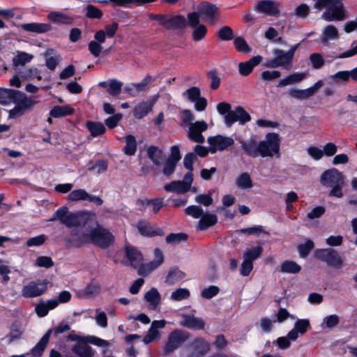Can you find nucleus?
<instances>
[{
	"label": "nucleus",
	"instance_id": "60",
	"mask_svg": "<svg viewBox=\"0 0 357 357\" xmlns=\"http://www.w3.org/2000/svg\"><path fill=\"white\" fill-rule=\"evenodd\" d=\"M185 212L188 215L192 216L195 219L201 218L204 213L202 208L196 205H191L188 206L185 209Z\"/></svg>",
	"mask_w": 357,
	"mask_h": 357
},
{
	"label": "nucleus",
	"instance_id": "15",
	"mask_svg": "<svg viewBox=\"0 0 357 357\" xmlns=\"http://www.w3.org/2000/svg\"><path fill=\"white\" fill-rule=\"evenodd\" d=\"M154 259L146 264H142L138 270L139 275H147L156 269L164 261V256L159 248H155L153 250Z\"/></svg>",
	"mask_w": 357,
	"mask_h": 357
},
{
	"label": "nucleus",
	"instance_id": "19",
	"mask_svg": "<svg viewBox=\"0 0 357 357\" xmlns=\"http://www.w3.org/2000/svg\"><path fill=\"white\" fill-rule=\"evenodd\" d=\"M310 328V321L307 319H298L295 324L294 328L288 333V337L291 341H295L298 338V335L305 334Z\"/></svg>",
	"mask_w": 357,
	"mask_h": 357
},
{
	"label": "nucleus",
	"instance_id": "61",
	"mask_svg": "<svg viewBox=\"0 0 357 357\" xmlns=\"http://www.w3.org/2000/svg\"><path fill=\"white\" fill-rule=\"evenodd\" d=\"M156 79L153 78L149 74L146 75V77L139 83H133L132 86H135L137 93L145 91L149 84Z\"/></svg>",
	"mask_w": 357,
	"mask_h": 357
},
{
	"label": "nucleus",
	"instance_id": "35",
	"mask_svg": "<svg viewBox=\"0 0 357 357\" xmlns=\"http://www.w3.org/2000/svg\"><path fill=\"white\" fill-rule=\"evenodd\" d=\"M86 127L93 137L101 135L106 131L105 126L101 122L88 121Z\"/></svg>",
	"mask_w": 357,
	"mask_h": 357
},
{
	"label": "nucleus",
	"instance_id": "29",
	"mask_svg": "<svg viewBox=\"0 0 357 357\" xmlns=\"http://www.w3.org/2000/svg\"><path fill=\"white\" fill-rule=\"evenodd\" d=\"M17 93H19L20 94H16V96H15L13 102L15 105H20V107L25 111L31 108L36 104V101L28 98L24 92L17 90Z\"/></svg>",
	"mask_w": 357,
	"mask_h": 357
},
{
	"label": "nucleus",
	"instance_id": "9",
	"mask_svg": "<svg viewBox=\"0 0 357 357\" xmlns=\"http://www.w3.org/2000/svg\"><path fill=\"white\" fill-rule=\"evenodd\" d=\"M156 169L165 176L172 175L181 158H150Z\"/></svg>",
	"mask_w": 357,
	"mask_h": 357
},
{
	"label": "nucleus",
	"instance_id": "20",
	"mask_svg": "<svg viewBox=\"0 0 357 357\" xmlns=\"http://www.w3.org/2000/svg\"><path fill=\"white\" fill-rule=\"evenodd\" d=\"M105 35L102 31H97L94 34V40L89 42L88 49L90 53L95 57H98L102 52L101 44L104 43Z\"/></svg>",
	"mask_w": 357,
	"mask_h": 357
},
{
	"label": "nucleus",
	"instance_id": "49",
	"mask_svg": "<svg viewBox=\"0 0 357 357\" xmlns=\"http://www.w3.org/2000/svg\"><path fill=\"white\" fill-rule=\"evenodd\" d=\"M86 17L89 19L100 20L103 16L102 11L98 7L89 4L86 6Z\"/></svg>",
	"mask_w": 357,
	"mask_h": 357
},
{
	"label": "nucleus",
	"instance_id": "8",
	"mask_svg": "<svg viewBox=\"0 0 357 357\" xmlns=\"http://www.w3.org/2000/svg\"><path fill=\"white\" fill-rule=\"evenodd\" d=\"M59 220L68 227H75L81 224L80 215L70 212L67 207L63 206L59 208L54 214L51 221Z\"/></svg>",
	"mask_w": 357,
	"mask_h": 357
},
{
	"label": "nucleus",
	"instance_id": "57",
	"mask_svg": "<svg viewBox=\"0 0 357 357\" xmlns=\"http://www.w3.org/2000/svg\"><path fill=\"white\" fill-rule=\"evenodd\" d=\"M119 29V24L116 22H113L111 24H106L105 26L104 29H100L99 31H102L105 35V41L106 40V38L108 37L109 38H113Z\"/></svg>",
	"mask_w": 357,
	"mask_h": 357
},
{
	"label": "nucleus",
	"instance_id": "32",
	"mask_svg": "<svg viewBox=\"0 0 357 357\" xmlns=\"http://www.w3.org/2000/svg\"><path fill=\"white\" fill-rule=\"evenodd\" d=\"M74 109L69 105H56L50 112V116L53 118H61L72 115Z\"/></svg>",
	"mask_w": 357,
	"mask_h": 357
},
{
	"label": "nucleus",
	"instance_id": "48",
	"mask_svg": "<svg viewBox=\"0 0 357 357\" xmlns=\"http://www.w3.org/2000/svg\"><path fill=\"white\" fill-rule=\"evenodd\" d=\"M234 45L236 50L239 52L249 53L252 50L245 38L241 36L236 37L234 39Z\"/></svg>",
	"mask_w": 357,
	"mask_h": 357
},
{
	"label": "nucleus",
	"instance_id": "43",
	"mask_svg": "<svg viewBox=\"0 0 357 357\" xmlns=\"http://www.w3.org/2000/svg\"><path fill=\"white\" fill-rule=\"evenodd\" d=\"M164 189L167 192H176L178 194H183L188 190L181 181H172L164 186Z\"/></svg>",
	"mask_w": 357,
	"mask_h": 357
},
{
	"label": "nucleus",
	"instance_id": "24",
	"mask_svg": "<svg viewBox=\"0 0 357 357\" xmlns=\"http://www.w3.org/2000/svg\"><path fill=\"white\" fill-rule=\"evenodd\" d=\"M72 351L78 357H93V349L86 344L85 340L79 341L73 347Z\"/></svg>",
	"mask_w": 357,
	"mask_h": 357
},
{
	"label": "nucleus",
	"instance_id": "50",
	"mask_svg": "<svg viewBox=\"0 0 357 357\" xmlns=\"http://www.w3.org/2000/svg\"><path fill=\"white\" fill-rule=\"evenodd\" d=\"M107 161L103 159H100L96 161L93 164L89 166L87 169L91 172H95L97 174L105 172L107 169Z\"/></svg>",
	"mask_w": 357,
	"mask_h": 357
},
{
	"label": "nucleus",
	"instance_id": "55",
	"mask_svg": "<svg viewBox=\"0 0 357 357\" xmlns=\"http://www.w3.org/2000/svg\"><path fill=\"white\" fill-rule=\"evenodd\" d=\"M47 17L50 20L56 23L68 24L70 20L69 17L66 14L56 11L50 13Z\"/></svg>",
	"mask_w": 357,
	"mask_h": 357
},
{
	"label": "nucleus",
	"instance_id": "62",
	"mask_svg": "<svg viewBox=\"0 0 357 357\" xmlns=\"http://www.w3.org/2000/svg\"><path fill=\"white\" fill-rule=\"evenodd\" d=\"M207 77L211 81L210 88L212 90H216L220 87L221 79L218 76V73L213 70L207 73Z\"/></svg>",
	"mask_w": 357,
	"mask_h": 357
},
{
	"label": "nucleus",
	"instance_id": "17",
	"mask_svg": "<svg viewBox=\"0 0 357 357\" xmlns=\"http://www.w3.org/2000/svg\"><path fill=\"white\" fill-rule=\"evenodd\" d=\"M158 98V95L154 96L150 100H143L139 102L134 108L133 115L138 119H143L151 111H152L154 105Z\"/></svg>",
	"mask_w": 357,
	"mask_h": 357
},
{
	"label": "nucleus",
	"instance_id": "1",
	"mask_svg": "<svg viewBox=\"0 0 357 357\" xmlns=\"http://www.w3.org/2000/svg\"><path fill=\"white\" fill-rule=\"evenodd\" d=\"M343 0H316L314 8L318 10L326 8L322 18L327 22L342 21L347 17Z\"/></svg>",
	"mask_w": 357,
	"mask_h": 357
},
{
	"label": "nucleus",
	"instance_id": "45",
	"mask_svg": "<svg viewBox=\"0 0 357 357\" xmlns=\"http://www.w3.org/2000/svg\"><path fill=\"white\" fill-rule=\"evenodd\" d=\"M241 146L245 154L248 155L259 153L258 144H257L256 141L253 139H250L246 142H243Z\"/></svg>",
	"mask_w": 357,
	"mask_h": 357
},
{
	"label": "nucleus",
	"instance_id": "33",
	"mask_svg": "<svg viewBox=\"0 0 357 357\" xmlns=\"http://www.w3.org/2000/svg\"><path fill=\"white\" fill-rule=\"evenodd\" d=\"M339 38V33L337 28L333 25L326 26L322 32L321 43L327 45L331 40H336Z\"/></svg>",
	"mask_w": 357,
	"mask_h": 357
},
{
	"label": "nucleus",
	"instance_id": "14",
	"mask_svg": "<svg viewBox=\"0 0 357 357\" xmlns=\"http://www.w3.org/2000/svg\"><path fill=\"white\" fill-rule=\"evenodd\" d=\"M90 229L84 231L82 229H73L69 236L66 238L68 244L79 247L85 243H90Z\"/></svg>",
	"mask_w": 357,
	"mask_h": 357
},
{
	"label": "nucleus",
	"instance_id": "6",
	"mask_svg": "<svg viewBox=\"0 0 357 357\" xmlns=\"http://www.w3.org/2000/svg\"><path fill=\"white\" fill-rule=\"evenodd\" d=\"M90 243L99 246L101 248L109 247L114 241L112 234L106 229L99 225L90 229Z\"/></svg>",
	"mask_w": 357,
	"mask_h": 357
},
{
	"label": "nucleus",
	"instance_id": "53",
	"mask_svg": "<svg viewBox=\"0 0 357 357\" xmlns=\"http://www.w3.org/2000/svg\"><path fill=\"white\" fill-rule=\"evenodd\" d=\"M192 29V38L194 41H200L205 38L207 33V29L204 24H200Z\"/></svg>",
	"mask_w": 357,
	"mask_h": 357
},
{
	"label": "nucleus",
	"instance_id": "28",
	"mask_svg": "<svg viewBox=\"0 0 357 357\" xmlns=\"http://www.w3.org/2000/svg\"><path fill=\"white\" fill-rule=\"evenodd\" d=\"M218 222L215 214L206 213L202 216L197 223V228L201 231L206 230L210 227L215 225Z\"/></svg>",
	"mask_w": 357,
	"mask_h": 357
},
{
	"label": "nucleus",
	"instance_id": "41",
	"mask_svg": "<svg viewBox=\"0 0 357 357\" xmlns=\"http://www.w3.org/2000/svg\"><path fill=\"white\" fill-rule=\"evenodd\" d=\"M236 185L241 189H250L253 186L252 181L248 173H243L236 179Z\"/></svg>",
	"mask_w": 357,
	"mask_h": 357
},
{
	"label": "nucleus",
	"instance_id": "12",
	"mask_svg": "<svg viewBox=\"0 0 357 357\" xmlns=\"http://www.w3.org/2000/svg\"><path fill=\"white\" fill-rule=\"evenodd\" d=\"M251 121L250 115L242 106H237L233 112L225 116V123L227 127L231 126L235 122L245 124Z\"/></svg>",
	"mask_w": 357,
	"mask_h": 357
},
{
	"label": "nucleus",
	"instance_id": "54",
	"mask_svg": "<svg viewBox=\"0 0 357 357\" xmlns=\"http://www.w3.org/2000/svg\"><path fill=\"white\" fill-rule=\"evenodd\" d=\"M190 293L188 289L178 288L171 294V298L175 301H181L182 300L188 299L190 297Z\"/></svg>",
	"mask_w": 357,
	"mask_h": 357
},
{
	"label": "nucleus",
	"instance_id": "30",
	"mask_svg": "<svg viewBox=\"0 0 357 357\" xmlns=\"http://www.w3.org/2000/svg\"><path fill=\"white\" fill-rule=\"evenodd\" d=\"M52 333V330H48L40 339V340L31 350V353L33 356L40 357L43 355V351L49 342Z\"/></svg>",
	"mask_w": 357,
	"mask_h": 357
},
{
	"label": "nucleus",
	"instance_id": "44",
	"mask_svg": "<svg viewBox=\"0 0 357 357\" xmlns=\"http://www.w3.org/2000/svg\"><path fill=\"white\" fill-rule=\"evenodd\" d=\"M109 87L107 89V93L112 96H117L121 93L123 83L116 79H109Z\"/></svg>",
	"mask_w": 357,
	"mask_h": 357
},
{
	"label": "nucleus",
	"instance_id": "21",
	"mask_svg": "<svg viewBox=\"0 0 357 357\" xmlns=\"http://www.w3.org/2000/svg\"><path fill=\"white\" fill-rule=\"evenodd\" d=\"M262 61V56L260 55L255 56L247 61L240 62L238 63V73L242 76H248L253 71L255 66L259 65Z\"/></svg>",
	"mask_w": 357,
	"mask_h": 357
},
{
	"label": "nucleus",
	"instance_id": "2",
	"mask_svg": "<svg viewBox=\"0 0 357 357\" xmlns=\"http://www.w3.org/2000/svg\"><path fill=\"white\" fill-rule=\"evenodd\" d=\"M321 183L326 186L332 188L328 195L341 198L343 196L342 188L344 185V179L341 172L336 169L325 171L321 176Z\"/></svg>",
	"mask_w": 357,
	"mask_h": 357
},
{
	"label": "nucleus",
	"instance_id": "56",
	"mask_svg": "<svg viewBox=\"0 0 357 357\" xmlns=\"http://www.w3.org/2000/svg\"><path fill=\"white\" fill-rule=\"evenodd\" d=\"M181 119L180 126L181 127L190 126L195 119V116L190 109H186L181 112Z\"/></svg>",
	"mask_w": 357,
	"mask_h": 357
},
{
	"label": "nucleus",
	"instance_id": "64",
	"mask_svg": "<svg viewBox=\"0 0 357 357\" xmlns=\"http://www.w3.org/2000/svg\"><path fill=\"white\" fill-rule=\"evenodd\" d=\"M310 61L314 69H319L324 65V59L319 53H313L310 56Z\"/></svg>",
	"mask_w": 357,
	"mask_h": 357
},
{
	"label": "nucleus",
	"instance_id": "16",
	"mask_svg": "<svg viewBox=\"0 0 357 357\" xmlns=\"http://www.w3.org/2000/svg\"><path fill=\"white\" fill-rule=\"evenodd\" d=\"M255 9L268 16L278 17L280 14L279 4L273 0L259 1L256 4Z\"/></svg>",
	"mask_w": 357,
	"mask_h": 357
},
{
	"label": "nucleus",
	"instance_id": "39",
	"mask_svg": "<svg viewBox=\"0 0 357 357\" xmlns=\"http://www.w3.org/2000/svg\"><path fill=\"white\" fill-rule=\"evenodd\" d=\"M185 277V273L178 268H172L165 279V282L169 284H174Z\"/></svg>",
	"mask_w": 357,
	"mask_h": 357
},
{
	"label": "nucleus",
	"instance_id": "31",
	"mask_svg": "<svg viewBox=\"0 0 357 357\" xmlns=\"http://www.w3.org/2000/svg\"><path fill=\"white\" fill-rule=\"evenodd\" d=\"M187 26V22L184 16L177 15L167 20V29H183Z\"/></svg>",
	"mask_w": 357,
	"mask_h": 357
},
{
	"label": "nucleus",
	"instance_id": "23",
	"mask_svg": "<svg viewBox=\"0 0 357 357\" xmlns=\"http://www.w3.org/2000/svg\"><path fill=\"white\" fill-rule=\"evenodd\" d=\"M180 325L190 329L201 330L204 328L205 322L192 315L183 314Z\"/></svg>",
	"mask_w": 357,
	"mask_h": 357
},
{
	"label": "nucleus",
	"instance_id": "7",
	"mask_svg": "<svg viewBox=\"0 0 357 357\" xmlns=\"http://www.w3.org/2000/svg\"><path fill=\"white\" fill-rule=\"evenodd\" d=\"M189 339V333L176 329L173 331L168 337L164 348L165 354H171Z\"/></svg>",
	"mask_w": 357,
	"mask_h": 357
},
{
	"label": "nucleus",
	"instance_id": "18",
	"mask_svg": "<svg viewBox=\"0 0 357 357\" xmlns=\"http://www.w3.org/2000/svg\"><path fill=\"white\" fill-rule=\"evenodd\" d=\"M136 226L139 234L144 236L152 237L164 235L163 231L160 227L150 222L139 221Z\"/></svg>",
	"mask_w": 357,
	"mask_h": 357
},
{
	"label": "nucleus",
	"instance_id": "38",
	"mask_svg": "<svg viewBox=\"0 0 357 357\" xmlns=\"http://www.w3.org/2000/svg\"><path fill=\"white\" fill-rule=\"evenodd\" d=\"M301 267L296 262L290 260H286L282 263L280 271L282 273L296 274L298 273Z\"/></svg>",
	"mask_w": 357,
	"mask_h": 357
},
{
	"label": "nucleus",
	"instance_id": "25",
	"mask_svg": "<svg viewBox=\"0 0 357 357\" xmlns=\"http://www.w3.org/2000/svg\"><path fill=\"white\" fill-rule=\"evenodd\" d=\"M198 11L200 15H204L208 21L212 22L218 14V10L215 4L203 2L199 6Z\"/></svg>",
	"mask_w": 357,
	"mask_h": 357
},
{
	"label": "nucleus",
	"instance_id": "13",
	"mask_svg": "<svg viewBox=\"0 0 357 357\" xmlns=\"http://www.w3.org/2000/svg\"><path fill=\"white\" fill-rule=\"evenodd\" d=\"M324 84L323 80L320 79L315 82L312 86L306 89H289L287 93L291 98L298 100H305L313 96L317 91Z\"/></svg>",
	"mask_w": 357,
	"mask_h": 357
},
{
	"label": "nucleus",
	"instance_id": "4",
	"mask_svg": "<svg viewBox=\"0 0 357 357\" xmlns=\"http://www.w3.org/2000/svg\"><path fill=\"white\" fill-rule=\"evenodd\" d=\"M314 255L317 259L326 263L328 266L340 268L344 265L343 257L333 248L317 249Z\"/></svg>",
	"mask_w": 357,
	"mask_h": 357
},
{
	"label": "nucleus",
	"instance_id": "11",
	"mask_svg": "<svg viewBox=\"0 0 357 357\" xmlns=\"http://www.w3.org/2000/svg\"><path fill=\"white\" fill-rule=\"evenodd\" d=\"M48 284L49 281L47 280L32 281L23 287L22 295L25 298L39 296L46 291Z\"/></svg>",
	"mask_w": 357,
	"mask_h": 357
},
{
	"label": "nucleus",
	"instance_id": "5",
	"mask_svg": "<svg viewBox=\"0 0 357 357\" xmlns=\"http://www.w3.org/2000/svg\"><path fill=\"white\" fill-rule=\"evenodd\" d=\"M279 135L275 132L266 135V140L258 144V152L261 156H273L278 155L280 151Z\"/></svg>",
	"mask_w": 357,
	"mask_h": 357
},
{
	"label": "nucleus",
	"instance_id": "34",
	"mask_svg": "<svg viewBox=\"0 0 357 357\" xmlns=\"http://www.w3.org/2000/svg\"><path fill=\"white\" fill-rule=\"evenodd\" d=\"M17 90L13 89L0 88V105H7L13 102L15 96L20 94Z\"/></svg>",
	"mask_w": 357,
	"mask_h": 357
},
{
	"label": "nucleus",
	"instance_id": "63",
	"mask_svg": "<svg viewBox=\"0 0 357 357\" xmlns=\"http://www.w3.org/2000/svg\"><path fill=\"white\" fill-rule=\"evenodd\" d=\"M100 286L98 284L90 283L82 291L81 296H95L99 293Z\"/></svg>",
	"mask_w": 357,
	"mask_h": 357
},
{
	"label": "nucleus",
	"instance_id": "3",
	"mask_svg": "<svg viewBox=\"0 0 357 357\" xmlns=\"http://www.w3.org/2000/svg\"><path fill=\"white\" fill-rule=\"evenodd\" d=\"M300 43L291 47L287 51L284 52L280 49H274L273 54L274 58L267 59L264 63V66L268 68H276L280 66L284 67L285 69H290L292 66V61L296 50L300 45Z\"/></svg>",
	"mask_w": 357,
	"mask_h": 357
},
{
	"label": "nucleus",
	"instance_id": "22",
	"mask_svg": "<svg viewBox=\"0 0 357 357\" xmlns=\"http://www.w3.org/2000/svg\"><path fill=\"white\" fill-rule=\"evenodd\" d=\"M19 28L29 33H45L51 30L52 26L47 23L31 22L21 24Z\"/></svg>",
	"mask_w": 357,
	"mask_h": 357
},
{
	"label": "nucleus",
	"instance_id": "40",
	"mask_svg": "<svg viewBox=\"0 0 357 357\" xmlns=\"http://www.w3.org/2000/svg\"><path fill=\"white\" fill-rule=\"evenodd\" d=\"M263 248L261 245L247 249L243 253V259L252 262L261 255Z\"/></svg>",
	"mask_w": 357,
	"mask_h": 357
},
{
	"label": "nucleus",
	"instance_id": "37",
	"mask_svg": "<svg viewBox=\"0 0 357 357\" xmlns=\"http://www.w3.org/2000/svg\"><path fill=\"white\" fill-rule=\"evenodd\" d=\"M305 77V74L296 73L287 76L285 78L280 80L277 87L282 88L289 84L297 83L302 81Z\"/></svg>",
	"mask_w": 357,
	"mask_h": 357
},
{
	"label": "nucleus",
	"instance_id": "36",
	"mask_svg": "<svg viewBox=\"0 0 357 357\" xmlns=\"http://www.w3.org/2000/svg\"><path fill=\"white\" fill-rule=\"evenodd\" d=\"M54 53V50L53 49H48L45 53V65L47 68L50 70H54L61 60L60 56L58 54L49 56Z\"/></svg>",
	"mask_w": 357,
	"mask_h": 357
},
{
	"label": "nucleus",
	"instance_id": "51",
	"mask_svg": "<svg viewBox=\"0 0 357 357\" xmlns=\"http://www.w3.org/2000/svg\"><path fill=\"white\" fill-rule=\"evenodd\" d=\"M88 192L84 189H78L71 191L68 195V199L71 202L85 201L87 199Z\"/></svg>",
	"mask_w": 357,
	"mask_h": 357
},
{
	"label": "nucleus",
	"instance_id": "52",
	"mask_svg": "<svg viewBox=\"0 0 357 357\" xmlns=\"http://www.w3.org/2000/svg\"><path fill=\"white\" fill-rule=\"evenodd\" d=\"M220 40L222 41H229L234 39V34L232 29L228 26L221 27L217 33Z\"/></svg>",
	"mask_w": 357,
	"mask_h": 357
},
{
	"label": "nucleus",
	"instance_id": "47",
	"mask_svg": "<svg viewBox=\"0 0 357 357\" xmlns=\"http://www.w3.org/2000/svg\"><path fill=\"white\" fill-rule=\"evenodd\" d=\"M33 58L32 54L26 52H20L13 59V63L15 66H24L26 63L30 62Z\"/></svg>",
	"mask_w": 357,
	"mask_h": 357
},
{
	"label": "nucleus",
	"instance_id": "59",
	"mask_svg": "<svg viewBox=\"0 0 357 357\" xmlns=\"http://www.w3.org/2000/svg\"><path fill=\"white\" fill-rule=\"evenodd\" d=\"M191 346L194 350H195L196 351H198L199 353L203 352V349H206L205 348L206 347V354L208 353V351L210 349L208 343L201 337L196 338L192 342Z\"/></svg>",
	"mask_w": 357,
	"mask_h": 357
},
{
	"label": "nucleus",
	"instance_id": "58",
	"mask_svg": "<svg viewBox=\"0 0 357 357\" xmlns=\"http://www.w3.org/2000/svg\"><path fill=\"white\" fill-rule=\"evenodd\" d=\"M313 248L314 243L310 239L307 240L305 243L298 245V251L300 257L303 258L307 257L310 254V251L313 249Z\"/></svg>",
	"mask_w": 357,
	"mask_h": 357
},
{
	"label": "nucleus",
	"instance_id": "10",
	"mask_svg": "<svg viewBox=\"0 0 357 357\" xmlns=\"http://www.w3.org/2000/svg\"><path fill=\"white\" fill-rule=\"evenodd\" d=\"M207 142L209 145V151L211 154L227 149L234 144V140L230 137L222 135L208 137Z\"/></svg>",
	"mask_w": 357,
	"mask_h": 357
},
{
	"label": "nucleus",
	"instance_id": "42",
	"mask_svg": "<svg viewBox=\"0 0 357 357\" xmlns=\"http://www.w3.org/2000/svg\"><path fill=\"white\" fill-rule=\"evenodd\" d=\"M125 154L132 155L137 150V142L135 137L132 135H128L126 137V145L123 149Z\"/></svg>",
	"mask_w": 357,
	"mask_h": 357
},
{
	"label": "nucleus",
	"instance_id": "46",
	"mask_svg": "<svg viewBox=\"0 0 357 357\" xmlns=\"http://www.w3.org/2000/svg\"><path fill=\"white\" fill-rule=\"evenodd\" d=\"M188 235L185 233H172L165 238L166 243L170 245H176L182 241H185Z\"/></svg>",
	"mask_w": 357,
	"mask_h": 357
},
{
	"label": "nucleus",
	"instance_id": "27",
	"mask_svg": "<svg viewBox=\"0 0 357 357\" xmlns=\"http://www.w3.org/2000/svg\"><path fill=\"white\" fill-rule=\"evenodd\" d=\"M126 256L130 262V265L134 268L139 270V268L143 264L142 261L143 257L142 254L133 248H126Z\"/></svg>",
	"mask_w": 357,
	"mask_h": 357
},
{
	"label": "nucleus",
	"instance_id": "26",
	"mask_svg": "<svg viewBox=\"0 0 357 357\" xmlns=\"http://www.w3.org/2000/svg\"><path fill=\"white\" fill-rule=\"evenodd\" d=\"M144 300L149 303V308L156 310L161 301V295L155 287H152L149 291L145 293Z\"/></svg>",
	"mask_w": 357,
	"mask_h": 357
}]
</instances>
